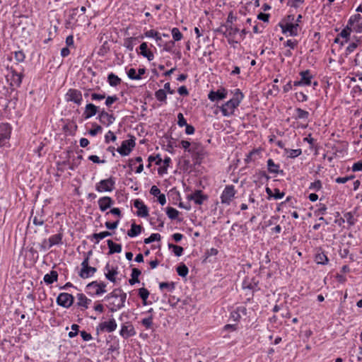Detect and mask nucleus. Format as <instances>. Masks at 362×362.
Here are the masks:
<instances>
[{
    "mask_svg": "<svg viewBox=\"0 0 362 362\" xmlns=\"http://www.w3.org/2000/svg\"><path fill=\"white\" fill-rule=\"evenodd\" d=\"M126 299L127 293L120 288L114 289L104 298V300L107 302L106 307L112 313L124 308Z\"/></svg>",
    "mask_w": 362,
    "mask_h": 362,
    "instance_id": "obj_1",
    "label": "nucleus"
},
{
    "mask_svg": "<svg viewBox=\"0 0 362 362\" xmlns=\"http://www.w3.org/2000/svg\"><path fill=\"white\" fill-rule=\"evenodd\" d=\"M243 94L240 89H235L233 98L227 101L221 107L223 116L229 117L234 113L235 110L239 106L243 99Z\"/></svg>",
    "mask_w": 362,
    "mask_h": 362,
    "instance_id": "obj_2",
    "label": "nucleus"
},
{
    "mask_svg": "<svg viewBox=\"0 0 362 362\" xmlns=\"http://www.w3.org/2000/svg\"><path fill=\"white\" fill-rule=\"evenodd\" d=\"M105 282L93 281L86 285V292L91 297L100 296L107 292Z\"/></svg>",
    "mask_w": 362,
    "mask_h": 362,
    "instance_id": "obj_3",
    "label": "nucleus"
},
{
    "mask_svg": "<svg viewBox=\"0 0 362 362\" xmlns=\"http://www.w3.org/2000/svg\"><path fill=\"white\" fill-rule=\"evenodd\" d=\"M92 250H89L87 253H84V259L81 263V269L78 275L82 279H88L94 275L96 272V268L89 266V259L92 255Z\"/></svg>",
    "mask_w": 362,
    "mask_h": 362,
    "instance_id": "obj_4",
    "label": "nucleus"
},
{
    "mask_svg": "<svg viewBox=\"0 0 362 362\" xmlns=\"http://www.w3.org/2000/svg\"><path fill=\"white\" fill-rule=\"evenodd\" d=\"M104 274L105 278L110 281L117 284L121 281V278L118 277L119 267L118 265L114 262H107L104 268Z\"/></svg>",
    "mask_w": 362,
    "mask_h": 362,
    "instance_id": "obj_5",
    "label": "nucleus"
},
{
    "mask_svg": "<svg viewBox=\"0 0 362 362\" xmlns=\"http://www.w3.org/2000/svg\"><path fill=\"white\" fill-rule=\"evenodd\" d=\"M117 327V324L114 317L110 318L107 321L99 323L95 328L98 334L103 332H112Z\"/></svg>",
    "mask_w": 362,
    "mask_h": 362,
    "instance_id": "obj_6",
    "label": "nucleus"
},
{
    "mask_svg": "<svg viewBox=\"0 0 362 362\" xmlns=\"http://www.w3.org/2000/svg\"><path fill=\"white\" fill-rule=\"evenodd\" d=\"M115 180L110 177L107 179L102 180L95 185V189L98 192H112L115 189Z\"/></svg>",
    "mask_w": 362,
    "mask_h": 362,
    "instance_id": "obj_7",
    "label": "nucleus"
},
{
    "mask_svg": "<svg viewBox=\"0 0 362 362\" xmlns=\"http://www.w3.org/2000/svg\"><path fill=\"white\" fill-rule=\"evenodd\" d=\"M66 102H73L77 105H81L83 100L82 93L77 89L70 88L65 95Z\"/></svg>",
    "mask_w": 362,
    "mask_h": 362,
    "instance_id": "obj_8",
    "label": "nucleus"
},
{
    "mask_svg": "<svg viewBox=\"0 0 362 362\" xmlns=\"http://www.w3.org/2000/svg\"><path fill=\"white\" fill-rule=\"evenodd\" d=\"M110 112L112 110H109V112H107L103 108L99 111L97 117L101 124L107 127L111 125L115 121V117Z\"/></svg>",
    "mask_w": 362,
    "mask_h": 362,
    "instance_id": "obj_9",
    "label": "nucleus"
},
{
    "mask_svg": "<svg viewBox=\"0 0 362 362\" xmlns=\"http://www.w3.org/2000/svg\"><path fill=\"white\" fill-rule=\"evenodd\" d=\"M56 301L59 305L64 308H69L73 305L74 297L72 294L68 293H61L57 296Z\"/></svg>",
    "mask_w": 362,
    "mask_h": 362,
    "instance_id": "obj_10",
    "label": "nucleus"
},
{
    "mask_svg": "<svg viewBox=\"0 0 362 362\" xmlns=\"http://www.w3.org/2000/svg\"><path fill=\"white\" fill-rule=\"evenodd\" d=\"M235 192L233 185H227L221 196V203L229 205L235 197Z\"/></svg>",
    "mask_w": 362,
    "mask_h": 362,
    "instance_id": "obj_11",
    "label": "nucleus"
},
{
    "mask_svg": "<svg viewBox=\"0 0 362 362\" xmlns=\"http://www.w3.org/2000/svg\"><path fill=\"white\" fill-rule=\"evenodd\" d=\"M136 332L134 327L130 322H127L121 325V329L119 330V335L124 339H128L129 337L135 336Z\"/></svg>",
    "mask_w": 362,
    "mask_h": 362,
    "instance_id": "obj_12",
    "label": "nucleus"
},
{
    "mask_svg": "<svg viewBox=\"0 0 362 362\" xmlns=\"http://www.w3.org/2000/svg\"><path fill=\"white\" fill-rule=\"evenodd\" d=\"M134 146L135 140L134 137H132L130 139L123 141L121 146L119 147L117 151L121 156H128Z\"/></svg>",
    "mask_w": 362,
    "mask_h": 362,
    "instance_id": "obj_13",
    "label": "nucleus"
},
{
    "mask_svg": "<svg viewBox=\"0 0 362 362\" xmlns=\"http://www.w3.org/2000/svg\"><path fill=\"white\" fill-rule=\"evenodd\" d=\"M279 26L284 34L288 33L289 35L293 37L298 35L300 26L298 23H280Z\"/></svg>",
    "mask_w": 362,
    "mask_h": 362,
    "instance_id": "obj_14",
    "label": "nucleus"
},
{
    "mask_svg": "<svg viewBox=\"0 0 362 362\" xmlns=\"http://www.w3.org/2000/svg\"><path fill=\"white\" fill-rule=\"evenodd\" d=\"M23 76L21 74L17 73L13 69L6 75V80L9 82L10 86L13 88L19 87L22 82Z\"/></svg>",
    "mask_w": 362,
    "mask_h": 362,
    "instance_id": "obj_15",
    "label": "nucleus"
},
{
    "mask_svg": "<svg viewBox=\"0 0 362 362\" xmlns=\"http://www.w3.org/2000/svg\"><path fill=\"white\" fill-rule=\"evenodd\" d=\"M188 200H192L197 205H202L204 201L208 199V196L204 194L202 190H196L194 193L187 196Z\"/></svg>",
    "mask_w": 362,
    "mask_h": 362,
    "instance_id": "obj_16",
    "label": "nucleus"
},
{
    "mask_svg": "<svg viewBox=\"0 0 362 362\" xmlns=\"http://www.w3.org/2000/svg\"><path fill=\"white\" fill-rule=\"evenodd\" d=\"M11 127L8 125H4L0 132V148L5 146L11 137Z\"/></svg>",
    "mask_w": 362,
    "mask_h": 362,
    "instance_id": "obj_17",
    "label": "nucleus"
},
{
    "mask_svg": "<svg viewBox=\"0 0 362 362\" xmlns=\"http://www.w3.org/2000/svg\"><path fill=\"white\" fill-rule=\"evenodd\" d=\"M62 238H63V232L61 228L58 233L52 235L48 239V243L46 241L44 242L45 247L48 246L49 247L53 246H59L62 244Z\"/></svg>",
    "mask_w": 362,
    "mask_h": 362,
    "instance_id": "obj_18",
    "label": "nucleus"
},
{
    "mask_svg": "<svg viewBox=\"0 0 362 362\" xmlns=\"http://www.w3.org/2000/svg\"><path fill=\"white\" fill-rule=\"evenodd\" d=\"M243 288L249 289L252 292L259 290L258 285V281L256 279H252L250 276H247L243 281Z\"/></svg>",
    "mask_w": 362,
    "mask_h": 362,
    "instance_id": "obj_19",
    "label": "nucleus"
},
{
    "mask_svg": "<svg viewBox=\"0 0 362 362\" xmlns=\"http://www.w3.org/2000/svg\"><path fill=\"white\" fill-rule=\"evenodd\" d=\"M99 107L96 106L93 103H88L86 107L84 112L83 113V117L85 119H88L93 116H95L97 113L99 114Z\"/></svg>",
    "mask_w": 362,
    "mask_h": 362,
    "instance_id": "obj_20",
    "label": "nucleus"
},
{
    "mask_svg": "<svg viewBox=\"0 0 362 362\" xmlns=\"http://www.w3.org/2000/svg\"><path fill=\"white\" fill-rule=\"evenodd\" d=\"M245 315H247V308L243 305L237 307L230 313V318L234 322H239L241 317Z\"/></svg>",
    "mask_w": 362,
    "mask_h": 362,
    "instance_id": "obj_21",
    "label": "nucleus"
},
{
    "mask_svg": "<svg viewBox=\"0 0 362 362\" xmlns=\"http://www.w3.org/2000/svg\"><path fill=\"white\" fill-rule=\"evenodd\" d=\"M227 96V91L225 88L218 89L216 91L211 90L209 95L208 98L211 101H216L226 98Z\"/></svg>",
    "mask_w": 362,
    "mask_h": 362,
    "instance_id": "obj_22",
    "label": "nucleus"
},
{
    "mask_svg": "<svg viewBox=\"0 0 362 362\" xmlns=\"http://www.w3.org/2000/svg\"><path fill=\"white\" fill-rule=\"evenodd\" d=\"M98 203L100 210L104 212L112 206L114 201L110 197H103L98 199Z\"/></svg>",
    "mask_w": 362,
    "mask_h": 362,
    "instance_id": "obj_23",
    "label": "nucleus"
},
{
    "mask_svg": "<svg viewBox=\"0 0 362 362\" xmlns=\"http://www.w3.org/2000/svg\"><path fill=\"white\" fill-rule=\"evenodd\" d=\"M134 207L138 209L137 215L141 217H146L148 215V210L144 202L139 199H136L134 203Z\"/></svg>",
    "mask_w": 362,
    "mask_h": 362,
    "instance_id": "obj_24",
    "label": "nucleus"
},
{
    "mask_svg": "<svg viewBox=\"0 0 362 362\" xmlns=\"http://www.w3.org/2000/svg\"><path fill=\"white\" fill-rule=\"evenodd\" d=\"M76 298L78 300L76 305L80 307L82 310L87 309L89 304L92 302V300L88 298L83 293H78Z\"/></svg>",
    "mask_w": 362,
    "mask_h": 362,
    "instance_id": "obj_25",
    "label": "nucleus"
},
{
    "mask_svg": "<svg viewBox=\"0 0 362 362\" xmlns=\"http://www.w3.org/2000/svg\"><path fill=\"white\" fill-rule=\"evenodd\" d=\"M139 54L142 55L144 57L147 58L148 61H151L154 58V55L153 52L148 49V45L146 42H142L139 46Z\"/></svg>",
    "mask_w": 362,
    "mask_h": 362,
    "instance_id": "obj_26",
    "label": "nucleus"
},
{
    "mask_svg": "<svg viewBox=\"0 0 362 362\" xmlns=\"http://www.w3.org/2000/svg\"><path fill=\"white\" fill-rule=\"evenodd\" d=\"M57 279L58 273L54 270H52L49 273L46 274L43 277L45 283L47 285L53 284L54 282L57 281Z\"/></svg>",
    "mask_w": 362,
    "mask_h": 362,
    "instance_id": "obj_27",
    "label": "nucleus"
},
{
    "mask_svg": "<svg viewBox=\"0 0 362 362\" xmlns=\"http://www.w3.org/2000/svg\"><path fill=\"white\" fill-rule=\"evenodd\" d=\"M300 81L303 86H310L312 83L313 76L309 70L300 72Z\"/></svg>",
    "mask_w": 362,
    "mask_h": 362,
    "instance_id": "obj_28",
    "label": "nucleus"
},
{
    "mask_svg": "<svg viewBox=\"0 0 362 362\" xmlns=\"http://www.w3.org/2000/svg\"><path fill=\"white\" fill-rule=\"evenodd\" d=\"M33 223L34 225L39 226L44 224L45 216L43 215V210H41L40 212H36V214L33 217Z\"/></svg>",
    "mask_w": 362,
    "mask_h": 362,
    "instance_id": "obj_29",
    "label": "nucleus"
},
{
    "mask_svg": "<svg viewBox=\"0 0 362 362\" xmlns=\"http://www.w3.org/2000/svg\"><path fill=\"white\" fill-rule=\"evenodd\" d=\"M279 168H280L279 165L274 163V162L272 159L269 158L267 160V168H268V171L270 173L278 174L279 173H282L283 171L280 170Z\"/></svg>",
    "mask_w": 362,
    "mask_h": 362,
    "instance_id": "obj_30",
    "label": "nucleus"
},
{
    "mask_svg": "<svg viewBox=\"0 0 362 362\" xmlns=\"http://www.w3.org/2000/svg\"><path fill=\"white\" fill-rule=\"evenodd\" d=\"M107 82L110 86L115 87L121 83L122 80L115 74L110 73L107 76Z\"/></svg>",
    "mask_w": 362,
    "mask_h": 362,
    "instance_id": "obj_31",
    "label": "nucleus"
},
{
    "mask_svg": "<svg viewBox=\"0 0 362 362\" xmlns=\"http://www.w3.org/2000/svg\"><path fill=\"white\" fill-rule=\"evenodd\" d=\"M141 271L139 269L134 268L132 271L131 279L129 280L130 285H134L136 283H139V276L141 274Z\"/></svg>",
    "mask_w": 362,
    "mask_h": 362,
    "instance_id": "obj_32",
    "label": "nucleus"
},
{
    "mask_svg": "<svg viewBox=\"0 0 362 362\" xmlns=\"http://www.w3.org/2000/svg\"><path fill=\"white\" fill-rule=\"evenodd\" d=\"M149 291L145 288H141L138 290V295L141 298L143 301V304L144 305H148L149 303L147 302V299L149 296Z\"/></svg>",
    "mask_w": 362,
    "mask_h": 362,
    "instance_id": "obj_33",
    "label": "nucleus"
},
{
    "mask_svg": "<svg viewBox=\"0 0 362 362\" xmlns=\"http://www.w3.org/2000/svg\"><path fill=\"white\" fill-rule=\"evenodd\" d=\"M141 228H142L140 225L132 223L130 230H129L127 232V235L129 237H135L141 233Z\"/></svg>",
    "mask_w": 362,
    "mask_h": 362,
    "instance_id": "obj_34",
    "label": "nucleus"
},
{
    "mask_svg": "<svg viewBox=\"0 0 362 362\" xmlns=\"http://www.w3.org/2000/svg\"><path fill=\"white\" fill-rule=\"evenodd\" d=\"M285 154L288 158H294L298 157L302 153V151L300 148L298 149H289V148H284Z\"/></svg>",
    "mask_w": 362,
    "mask_h": 362,
    "instance_id": "obj_35",
    "label": "nucleus"
},
{
    "mask_svg": "<svg viewBox=\"0 0 362 362\" xmlns=\"http://www.w3.org/2000/svg\"><path fill=\"white\" fill-rule=\"evenodd\" d=\"M202 146L196 143L192 144L190 146V148L188 149V152L192 153V156L200 155L202 153Z\"/></svg>",
    "mask_w": 362,
    "mask_h": 362,
    "instance_id": "obj_36",
    "label": "nucleus"
},
{
    "mask_svg": "<svg viewBox=\"0 0 362 362\" xmlns=\"http://www.w3.org/2000/svg\"><path fill=\"white\" fill-rule=\"evenodd\" d=\"M159 288L161 291H163L164 289H166L168 291L172 292L175 288V283L171 282H160L159 284Z\"/></svg>",
    "mask_w": 362,
    "mask_h": 362,
    "instance_id": "obj_37",
    "label": "nucleus"
},
{
    "mask_svg": "<svg viewBox=\"0 0 362 362\" xmlns=\"http://www.w3.org/2000/svg\"><path fill=\"white\" fill-rule=\"evenodd\" d=\"M315 261L318 264H326L328 262V258L324 252L318 253L315 257Z\"/></svg>",
    "mask_w": 362,
    "mask_h": 362,
    "instance_id": "obj_38",
    "label": "nucleus"
},
{
    "mask_svg": "<svg viewBox=\"0 0 362 362\" xmlns=\"http://www.w3.org/2000/svg\"><path fill=\"white\" fill-rule=\"evenodd\" d=\"M153 315H148L141 321V324L146 329H151L153 325Z\"/></svg>",
    "mask_w": 362,
    "mask_h": 362,
    "instance_id": "obj_39",
    "label": "nucleus"
},
{
    "mask_svg": "<svg viewBox=\"0 0 362 362\" xmlns=\"http://www.w3.org/2000/svg\"><path fill=\"white\" fill-rule=\"evenodd\" d=\"M296 118L298 119H308L309 117V112L306 110H304L301 108L296 109Z\"/></svg>",
    "mask_w": 362,
    "mask_h": 362,
    "instance_id": "obj_40",
    "label": "nucleus"
},
{
    "mask_svg": "<svg viewBox=\"0 0 362 362\" xmlns=\"http://www.w3.org/2000/svg\"><path fill=\"white\" fill-rule=\"evenodd\" d=\"M176 272L179 276L185 277L188 274L189 269L184 264L181 263L177 268Z\"/></svg>",
    "mask_w": 362,
    "mask_h": 362,
    "instance_id": "obj_41",
    "label": "nucleus"
},
{
    "mask_svg": "<svg viewBox=\"0 0 362 362\" xmlns=\"http://www.w3.org/2000/svg\"><path fill=\"white\" fill-rule=\"evenodd\" d=\"M136 37H132L124 39V47H125L128 50L132 51L135 45L134 42L136 41Z\"/></svg>",
    "mask_w": 362,
    "mask_h": 362,
    "instance_id": "obj_42",
    "label": "nucleus"
},
{
    "mask_svg": "<svg viewBox=\"0 0 362 362\" xmlns=\"http://www.w3.org/2000/svg\"><path fill=\"white\" fill-rule=\"evenodd\" d=\"M155 96H156V98L160 101V102H163L164 103H166V100H167V95H166V93L165 91V90L163 89H159L157 91H156L155 93Z\"/></svg>",
    "mask_w": 362,
    "mask_h": 362,
    "instance_id": "obj_43",
    "label": "nucleus"
},
{
    "mask_svg": "<svg viewBox=\"0 0 362 362\" xmlns=\"http://www.w3.org/2000/svg\"><path fill=\"white\" fill-rule=\"evenodd\" d=\"M344 216L345 221H346L349 226L354 225L357 221V218L352 212H346L344 214Z\"/></svg>",
    "mask_w": 362,
    "mask_h": 362,
    "instance_id": "obj_44",
    "label": "nucleus"
},
{
    "mask_svg": "<svg viewBox=\"0 0 362 362\" xmlns=\"http://www.w3.org/2000/svg\"><path fill=\"white\" fill-rule=\"evenodd\" d=\"M351 31L352 26L347 23L346 26L341 31L339 35L343 38H346L345 42H346Z\"/></svg>",
    "mask_w": 362,
    "mask_h": 362,
    "instance_id": "obj_45",
    "label": "nucleus"
},
{
    "mask_svg": "<svg viewBox=\"0 0 362 362\" xmlns=\"http://www.w3.org/2000/svg\"><path fill=\"white\" fill-rule=\"evenodd\" d=\"M105 105L108 108H110L111 106L112 105V104L115 103V102H117L119 100V98L116 95H108V96L105 95Z\"/></svg>",
    "mask_w": 362,
    "mask_h": 362,
    "instance_id": "obj_46",
    "label": "nucleus"
},
{
    "mask_svg": "<svg viewBox=\"0 0 362 362\" xmlns=\"http://www.w3.org/2000/svg\"><path fill=\"white\" fill-rule=\"evenodd\" d=\"M166 214L170 219L174 220L177 218L179 211L173 207H168L166 209Z\"/></svg>",
    "mask_w": 362,
    "mask_h": 362,
    "instance_id": "obj_47",
    "label": "nucleus"
},
{
    "mask_svg": "<svg viewBox=\"0 0 362 362\" xmlns=\"http://www.w3.org/2000/svg\"><path fill=\"white\" fill-rule=\"evenodd\" d=\"M148 160L149 162L148 165V167L149 168L151 166V163L152 162H155L156 165H160L161 163H162V158H160V155H156V156H150L148 158Z\"/></svg>",
    "mask_w": 362,
    "mask_h": 362,
    "instance_id": "obj_48",
    "label": "nucleus"
},
{
    "mask_svg": "<svg viewBox=\"0 0 362 362\" xmlns=\"http://www.w3.org/2000/svg\"><path fill=\"white\" fill-rule=\"evenodd\" d=\"M226 31L224 34L227 35H235L237 33L239 32V29L236 28H233L231 25H226Z\"/></svg>",
    "mask_w": 362,
    "mask_h": 362,
    "instance_id": "obj_49",
    "label": "nucleus"
},
{
    "mask_svg": "<svg viewBox=\"0 0 362 362\" xmlns=\"http://www.w3.org/2000/svg\"><path fill=\"white\" fill-rule=\"evenodd\" d=\"M160 240V235L159 233H153L148 238L144 239L145 244H149L154 241H158Z\"/></svg>",
    "mask_w": 362,
    "mask_h": 362,
    "instance_id": "obj_50",
    "label": "nucleus"
},
{
    "mask_svg": "<svg viewBox=\"0 0 362 362\" xmlns=\"http://www.w3.org/2000/svg\"><path fill=\"white\" fill-rule=\"evenodd\" d=\"M92 126H93V128L91 129H90L89 132H88L91 136H95L98 133L102 132V127L99 124H98L96 123H93L92 124Z\"/></svg>",
    "mask_w": 362,
    "mask_h": 362,
    "instance_id": "obj_51",
    "label": "nucleus"
},
{
    "mask_svg": "<svg viewBox=\"0 0 362 362\" xmlns=\"http://www.w3.org/2000/svg\"><path fill=\"white\" fill-rule=\"evenodd\" d=\"M361 19L362 16L360 14H355L351 16L347 23L352 26L355 23H360Z\"/></svg>",
    "mask_w": 362,
    "mask_h": 362,
    "instance_id": "obj_52",
    "label": "nucleus"
},
{
    "mask_svg": "<svg viewBox=\"0 0 362 362\" xmlns=\"http://www.w3.org/2000/svg\"><path fill=\"white\" fill-rule=\"evenodd\" d=\"M218 253V251L217 250H206L205 255H204V258L203 259V262L204 263H206L207 262H211V259H210L209 258L211 257V256H216Z\"/></svg>",
    "mask_w": 362,
    "mask_h": 362,
    "instance_id": "obj_53",
    "label": "nucleus"
},
{
    "mask_svg": "<svg viewBox=\"0 0 362 362\" xmlns=\"http://www.w3.org/2000/svg\"><path fill=\"white\" fill-rule=\"evenodd\" d=\"M19 256L20 257L21 256H25V257L32 256L33 258H35V256H36V257H37V250H21Z\"/></svg>",
    "mask_w": 362,
    "mask_h": 362,
    "instance_id": "obj_54",
    "label": "nucleus"
},
{
    "mask_svg": "<svg viewBox=\"0 0 362 362\" xmlns=\"http://www.w3.org/2000/svg\"><path fill=\"white\" fill-rule=\"evenodd\" d=\"M172 35L175 41H179L182 38V34L177 28L172 29Z\"/></svg>",
    "mask_w": 362,
    "mask_h": 362,
    "instance_id": "obj_55",
    "label": "nucleus"
},
{
    "mask_svg": "<svg viewBox=\"0 0 362 362\" xmlns=\"http://www.w3.org/2000/svg\"><path fill=\"white\" fill-rule=\"evenodd\" d=\"M127 76L130 79L132 80H139L141 79V76L137 75L136 69L134 68H131L127 71Z\"/></svg>",
    "mask_w": 362,
    "mask_h": 362,
    "instance_id": "obj_56",
    "label": "nucleus"
},
{
    "mask_svg": "<svg viewBox=\"0 0 362 362\" xmlns=\"http://www.w3.org/2000/svg\"><path fill=\"white\" fill-rule=\"evenodd\" d=\"M304 2V0H288L287 6L297 8Z\"/></svg>",
    "mask_w": 362,
    "mask_h": 362,
    "instance_id": "obj_57",
    "label": "nucleus"
},
{
    "mask_svg": "<svg viewBox=\"0 0 362 362\" xmlns=\"http://www.w3.org/2000/svg\"><path fill=\"white\" fill-rule=\"evenodd\" d=\"M358 42L359 40H357L356 42H351L346 49V54L348 55L353 52L358 47Z\"/></svg>",
    "mask_w": 362,
    "mask_h": 362,
    "instance_id": "obj_58",
    "label": "nucleus"
},
{
    "mask_svg": "<svg viewBox=\"0 0 362 362\" xmlns=\"http://www.w3.org/2000/svg\"><path fill=\"white\" fill-rule=\"evenodd\" d=\"M14 58L16 60L17 62H22L25 59V54L23 51H16L14 52Z\"/></svg>",
    "mask_w": 362,
    "mask_h": 362,
    "instance_id": "obj_59",
    "label": "nucleus"
},
{
    "mask_svg": "<svg viewBox=\"0 0 362 362\" xmlns=\"http://www.w3.org/2000/svg\"><path fill=\"white\" fill-rule=\"evenodd\" d=\"M71 327L72 331L69 332V337L70 338H74L76 336H77L78 333L79 325L76 324H73Z\"/></svg>",
    "mask_w": 362,
    "mask_h": 362,
    "instance_id": "obj_60",
    "label": "nucleus"
},
{
    "mask_svg": "<svg viewBox=\"0 0 362 362\" xmlns=\"http://www.w3.org/2000/svg\"><path fill=\"white\" fill-rule=\"evenodd\" d=\"M90 98L92 100H102L105 98V93H93L90 94Z\"/></svg>",
    "mask_w": 362,
    "mask_h": 362,
    "instance_id": "obj_61",
    "label": "nucleus"
},
{
    "mask_svg": "<svg viewBox=\"0 0 362 362\" xmlns=\"http://www.w3.org/2000/svg\"><path fill=\"white\" fill-rule=\"evenodd\" d=\"M116 140V136L112 131H109L105 136V141L108 144L110 141H115Z\"/></svg>",
    "mask_w": 362,
    "mask_h": 362,
    "instance_id": "obj_62",
    "label": "nucleus"
},
{
    "mask_svg": "<svg viewBox=\"0 0 362 362\" xmlns=\"http://www.w3.org/2000/svg\"><path fill=\"white\" fill-rule=\"evenodd\" d=\"M309 188L310 189L319 191L322 188V183L320 180H316L310 184Z\"/></svg>",
    "mask_w": 362,
    "mask_h": 362,
    "instance_id": "obj_63",
    "label": "nucleus"
},
{
    "mask_svg": "<svg viewBox=\"0 0 362 362\" xmlns=\"http://www.w3.org/2000/svg\"><path fill=\"white\" fill-rule=\"evenodd\" d=\"M351 169L354 172L362 171V160L354 163Z\"/></svg>",
    "mask_w": 362,
    "mask_h": 362,
    "instance_id": "obj_64",
    "label": "nucleus"
}]
</instances>
